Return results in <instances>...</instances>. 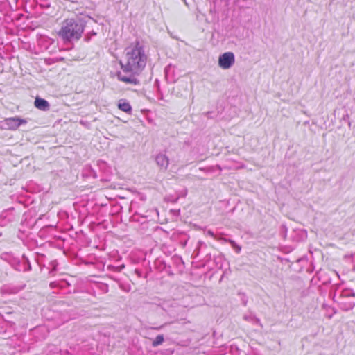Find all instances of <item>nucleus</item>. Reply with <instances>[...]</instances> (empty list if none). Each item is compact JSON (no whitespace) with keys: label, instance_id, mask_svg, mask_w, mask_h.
<instances>
[{"label":"nucleus","instance_id":"15","mask_svg":"<svg viewBox=\"0 0 355 355\" xmlns=\"http://www.w3.org/2000/svg\"><path fill=\"white\" fill-rule=\"evenodd\" d=\"M161 327L154 328L155 329H159Z\"/></svg>","mask_w":355,"mask_h":355},{"label":"nucleus","instance_id":"13","mask_svg":"<svg viewBox=\"0 0 355 355\" xmlns=\"http://www.w3.org/2000/svg\"><path fill=\"white\" fill-rule=\"evenodd\" d=\"M207 234L214 237V239H217V237L215 236V234H214V232L211 230H208L207 232Z\"/></svg>","mask_w":355,"mask_h":355},{"label":"nucleus","instance_id":"7","mask_svg":"<svg viewBox=\"0 0 355 355\" xmlns=\"http://www.w3.org/2000/svg\"><path fill=\"white\" fill-rule=\"evenodd\" d=\"M35 106L42 111H48L50 108V105L45 99L37 97L34 102Z\"/></svg>","mask_w":355,"mask_h":355},{"label":"nucleus","instance_id":"11","mask_svg":"<svg viewBox=\"0 0 355 355\" xmlns=\"http://www.w3.org/2000/svg\"><path fill=\"white\" fill-rule=\"evenodd\" d=\"M245 320H250V321H254L256 322L257 323H259L260 321L259 319L257 318H255L254 317H251V316H246L245 315L244 318H243Z\"/></svg>","mask_w":355,"mask_h":355},{"label":"nucleus","instance_id":"16","mask_svg":"<svg viewBox=\"0 0 355 355\" xmlns=\"http://www.w3.org/2000/svg\"><path fill=\"white\" fill-rule=\"evenodd\" d=\"M92 34H93V35H96V33H94V32H92Z\"/></svg>","mask_w":355,"mask_h":355},{"label":"nucleus","instance_id":"3","mask_svg":"<svg viewBox=\"0 0 355 355\" xmlns=\"http://www.w3.org/2000/svg\"><path fill=\"white\" fill-rule=\"evenodd\" d=\"M354 293L350 291H344L341 293L334 294L333 300L337 302L343 310L348 311L353 309L355 302L353 300Z\"/></svg>","mask_w":355,"mask_h":355},{"label":"nucleus","instance_id":"9","mask_svg":"<svg viewBox=\"0 0 355 355\" xmlns=\"http://www.w3.org/2000/svg\"><path fill=\"white\" fill-rule=\"evenodd\" d=\"M164 340V339L163 335H158V336H156L155 340L153 341L152 345L153 347H157V346L162 344Z\"/></svg>","mask_w":355,"mask_h":355},{"label":"nucleus","instance_id":"12","mask_svg":"<svg viewBox=\"0 0 355 355\" xmlns=\"http://www.w3.org/2000/svg\"><path fill=\"white\" fill-rule=\"evenodd\" d=\"M216 239H218V241H223L224 242H228V243H229V241L230 240V239H226L224 237H218Z\"/></svg>","mask_w":355,"mask_h":355},{"label":"nucleus","instance_id":"1","mask_svg":"<svg viewBox=\"0 0 355 355\" xmlns=\"http://www.w3.org/2000/svg\"><path fill=\"white\" fill-rule=\"evenodd\" d=\"M147 62L144 46L138 41L130 44L125 49L124 56L120 60L121 71L116 73L117 78L125 84L138 85L137 78L144 70Z\"/></svg>","mask_w":355,"mask_h":355},{"label":"nucleus","instance_id":"6","mask_svg":"<svg viewBox=\"0 0 355 355\" xmlns=\"http://www.w3.org/2000/svg\"><path fill=\"white\" fill-rule=\"evenodd\" d=\"M155 162L160 170H167L169 165V159L165 154L159 153L155 157Z\"/></svg>","mask_w":355,"mask_h":355},{"label":"nucleus","instance_id":"5","mask_svg":"<svg viewBox=\"0 0 355 355\" xmlns=\"http://www.w3.org/2000/svg\"><path fill=\"white\" fill-rule=\"evenodd\" d=\"M26 123V120L18 117L8 118L4 121V125L1 126V128L15 130L21 124H25Z\"/></svg>","mask_w":355,"mask_h":355},{"label":"nucleus","instance_id":"8","mask_svg":"<svg viewBox=\"0 0 355 355\" xmlns=\"http://www.w3.org/2000/svg\"><path fill=\"white\" fill-rule=\"evenodd\" d=\"M118 107L119 109L126 113H130L132 110V107L130 103L124 100L119 101Z\"/></svg>","mask_w":355,"mask_h":355},{"label":"nucleus","instance_id":"14","mask_svg":"<svg viewBox=\"0 0 355 355\" xmlns=\"http://www.w3.org/2000/svg\"><path fill=\"white\" fill-rule=\"evenodd\" d=\"M217 169H218L220 171L222 170L221 167L219 165H216L215 166Z\"/></svg>","mask_w":355,"mask_h":355},{"label":"nucleus","instance_id":"2","mask_svg":"<svg viewBox=\"0 0 355 355\" xmlns=\"http://www.w3.org/2000/svg\"><path fill=\"white\" fill-rule=\"evenodd\" d=\"M84 24L81 21L67 19L64 21L58 35L65 42L79 40L84 31Z\"/></svg>","mask_w":355,"mask_h":355},{"label":"nucleus","instance_id":"4","mask_svg":"<svg viewBox=\"0 0 355 355\" xmlns=\"http://www.w3.org/2000/svg\"><path fill=\"white\" fill-rule=\"evenodd\" d=\"M235 62V56L232 52H226L218 58V66L223 69L231 68Z\"/></svg>","mask_w":355,"mask_h":355},{"label":"nucleus","instance_id":"10","mask_svg":"<svg viewBox=\"0 0 355 355\" xmlns=\"http://www.w3.org/2000/svg\"><path fill=\"white\" fill-rule=\"evenodd\" d=\"M229 243L231 244L232 247L235 250L237 253H239L241 250V247L236 243V242L233 240H230Z\"/></svg>","mask_w":355,"mask_h":355}]
</instances>
